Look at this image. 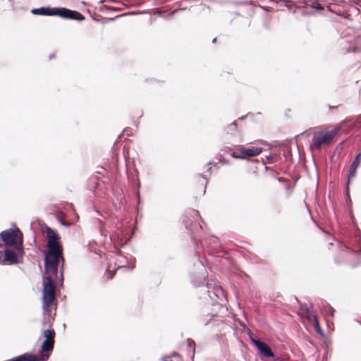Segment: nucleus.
I'll use <instances>...</instances> for the list:
<instances>
[{"instance_id":"423d86ee","label":"nucleus","mask_w":361,"mask_h":361,"mask_svg":"<svg viewBox=\"0 0 361 361\" xmlns=\"http://www.w3.org/2000/svg\"><path fill=\"white\" fill-rule=\"evenodd\" d=\"M262 151V147H250L247 148L240 147V149L236 151L231 152V155L232 157L240 159H247L250 157H253L259 155Z\"/></svg>"},{"instance_id":"bb28decb","label":"nucleus","mask_w":361,"mask_h":361,"mask_svg":"<svg viewBox=\"0 0 361 361\" xmlns=\"http://www.w3.org/2000/svg\"><path fill=\"white\" fill-rule=\"evenodd\" d=\"M63 274H62V271H61L60 273V279H59V282L61 283V285H62V283H63Z\"/></svg>"},{"instance_id":"a878e982","label":"nucleus","mask_w":361,"mask_h":361,"mask_svg":"<svg viewBox=\"0 0 361 361\" xmlns=\"http://www.w3.org/2000/svg\"><path fill=\"white\" fill-rule=\"evenodd\" d=\"M121 259H118V261L121 263V264H123L124 262V259H125V257H120Z\"/></svg>"},{"instance_id":"7ed1b4c3","label":"nucleus","mask_w":361,"mask_h":361,"mask_svg":"<svg viewBox=\"0 0 361 361\" xmlns=\"http://www.w3.org/2000/svg\"><path fill=\"white\" fill-rule=\"evenodd\" d=\"M343 125V122H341L331 129H326L314 133L311 148L319 149L322 147L330 144L332 140L338 135V132Z\"/></svg>"},{"instance_id":"f8f14e48","label":"nucleus","mask_w":361,"mask_h":361,"mask_svg":"<svg viewBox=\"0 0 361 361\" xmlns=\"http://www.w3.org/2000/svg\"><path fill=\"white\" fill-rule=\"evenodd\" d=\"M54 341L45 340L42 344V350L44 352L51 351L54 348Z\"/></svg>"},{"instance_id":"7c9ffc66","label":"nucleus","mask_w":361,"mask_h":361,"mask_svg":"<svg viewBox=\"0 0 361 361\" xmlns=\"http://www.w3.org/2000/svg\"><path fill=\"white\" fill-rule=\"evenodd\" d=\"M123 267H126V266L125 265H118V269L123 268Z\"/></svg>"},{"instance_id":"393cba45","label":"nucleus","mask_w":361,"mask_h":361,"mask_svg":"<svg viewBox=\"0 0 361 361\" xmlns=\"http://www.w3.org/2000/svg\"><path fill=\"white\" fill-rule=\"evenodd\" d=\"M357 43L361 46V35L357 37Z\"/></svg>"},{"instance_id":"c9c22d12","label":"nucleus","mask_w":361,"mask_h":361,"mask_svg":"<svg viewBox=\"0 0 361 361\" xmlns=\"http://www.w3.org/2000/svg\"><path fill=\"white\" fill-rule=\"evenodd\" d=\"M216 38H214V39L212 40V42H213V43L216 42Z\"/></svg>"},{"instance_id":"6ab92c4d","label":"nucleus","mask_w":361,"mask_h":361,"mask_svg":"<svg viewBox=\"0 0 361 361\" xmlns=\"http://www.w3.org/2000/svg\"><path fill=\"white\" fill-rule=\"evenodd\" d=\"M311 6H312V8H314V9L318 10V11H321V10L323 9V8L321 6V4L319 2H317V1L312 2Z\"/></svg>"},{"instance_id":"f03ea898","label":"nucleus","mask_w":361,"mask_h":361,"mask_svg":"<svg viewBox=\"0 0 361 361\" xmlns=\"http://www.w3.org/2000/svg\"><path fill=\"white\" fill-rule=\"evenodd\" d=\"M31 13L34 15L47 16H59L63 19L75 20L82 21L85 19L84 16L78 11H72L66 8H51L40 7L32 8Z\"/></svg>"},{"instance_id":"c756f323","label":"nucleus","mask_w":361,"mask_h":361,"mask_svg":"<svg viewBox=\"0 0 361 361\" xmlns=\"http://www.w3.org/2000/svg\"><path fill=\"white\" fill-rule=\"evenodd\" d=\"M101 233L104 236H106V233H105L102 230L101 231Z\"/></svg>"},{"instance_id":"20e7f679","label":"nucleus","mask_w":361,"mask_h":361,"mask_svg":"<svg viewBox=\"0 0 361 361\" xmlns=\"http://www.w3.org/2000/svg\"><path fill=\"white\" fill-rule=\"evenodd\" d=\"M298 314L300 317L306 319L311 323L317 333L321 334L322 332L312 305L301 304L298 310Z\"/></svg>"},{"instance_id":"f3484780","label":"nucleus","mask_w":361,"mask_h":361,"mask_svg":"<svg viewBox=\"0 0 361 361\" xmlns=\"http://www.w3.org/2000/svg\"><path fill=\"white\" fill-rule=\"evenodd\" d=\"M356 171H357V169L350 165L348 183L349 182V179L350 178H353L356 176Z\"/></svg>"},{"instance_id":"473e14b6","label":"nucleus","mask_w":361,"mask_h":361,"mask_svg":"<svg viewBox=\"0 0 361 361\" xmlns=\"http://www.w3.org/2000/svg\"><path fill=\"white\" fill-rule=\"evenodd\" d=\"M204 184H205V185H207V181H205ZM206 190V185H204V193H205V192H206V190Z\"/></svg>"},{"instance_id":"a211bd4d","label":"nucleus","mask_w":361,"mask_h":361,"mask_svg":"<svg viewBox=\"0 0 361 361\" xmlns=\"http://www.w3.org/2000/svg\"><path fill=\"white\" fill-rule=\"evenodd\" d=\"M324 310L328 316H330V317L334 316V309L332 307L328 305V306L325 307Z\"/></svg>"},{"instance_id":"2eb2a0df","label":"nucleus","mask_w":361,"mask_h":361,"mask_svg":"<svg viewBox=\"0 0 361 361\" xmlns=\"http://www.w3.org/2000/svg\"><path fill=\"white\" fill-rule=\"evenodd\" d=\"M187 343L188 346V349L190 350L192 353V359L194 358L195 351V344L193 340L188 338L187 340Z\"/></svg>"},{"instance_id":"b1692460","label":"nucleus","mask_w":361,"mask_h":361,"mask_svg":"<svg viewBox=\"0 0 361 361\" xmlns=\"http://www.w3.org/2000/svg\"><path fill=\"white\" fill-rule=\"evenodd\" d=\"M357 247L360 248V252H361V237L359 236L357 239Z\"/></svg>"},{"instance_id":"1a4fd4ad","label":"nucleus","mask_w":361,"mask_h":361,"mask_svg":"<svg viewBox=\"0 0 361 361\" xmlns=\"http://www.w3.org/2000/svg\"><path fill=\"white\" fill-rule=\"evenodd\" d=\"M252 342L257 348L259 354L264 357H273L274 356L270 348L265 343L255 339H252Z\"/></svg>"},{"instance_id":"2f4dec72","label":"nucleus","mask_w":361,"mask_h":361,"mask_svg":"<svg viewBox=\"0 0 361 361\" xmlns=\"http://www.w3.org/2000/svg\"><path fill=\"white\" fill-rule=\"evenodd\" d=\"M186 228H189V225L187 221L185 222Z\"/></svg>"},{"instance_id":"9b49d317","label":"nucleus","mask_w":361,"mask_h":361,"mask_svg":"<svg viewBox=\"0 0 361 361\" xmlns=\"http://www.w3.org/2000/svg\"><path fill=\"white\" fill-rule=\"evenodd\" d=\"M4 262H9L10 264H15L17 263L18 259L16 257V253L11 250V248H8L5 253L4 254Z\"/></svg>"},{"instance_id":"412c9836","label":"nucleus","mask_w":361,"mask_h":361,"mask_svg":"<svg viewBox=\"0 0 361 361\" xmlns=\"http://www.w3.org/2000/svg\"><path fill=\"white\" fill-rule=\"evenodd\" d=\"M214 316H215L214 314V315H212L209 319H204V320H202V323H203V324H204V326L208 325V324H209L210 321L212 319V318H213Z\"/></svg>"},{"instance_id":"c85d7f7f","label":"nucleus","mask_w":361,"mask_h":361,"mask_svg":"<svg viewBox=\"0 0 361 361\" xmlns=\"http://www.w3.org/2000/svg\"><path fill=\"white\" fill-rule=\"evenodd\" d=\"M109 276H107L108 279H111L113 278V274L111 273L109 274Z\"/></svg>"},{"instance_id":"dca6fc26","label":"nucleus","mask_w":361,"mask_h":361,"mask_svg":"<svg viewBox=\"0 0 361 361\" xmlns=\"http://www.w3.org/2000/svg\"><path fill=\"white\" fill-rule=\"evenodd\" d=\"M361 156V152L357 154L355 159L353 160V163L351 164V166L357 169L361 163V159L360 157Z\"/></svg>"},{"instance_id":"5701e85b","label":"nucleus","mask_w":361,"mask_h":361,"mask_svg":"<svg viewBox=\"0 0 361 361\" xmlns=\"http://www.w3.org/2000/svg\"><path fill=\"white\" fill-rule=\"evenodd\" d=\"M178 354L176 353H173L171 356H166L162 358L163 361H166L167 359H170L172 357L177 356Z\"/></svg>"},{"instance_id":"6e6552de","label":"nucleus","mask_w":361,"mask_h":361,"mask_svg":"<svg viewBox=\"0 0 361 361\" xmlns=\"http://www.w3.org/2000/svg\"><path fill=\"white\" fill-rule=\"evenodd\" d=\"M110 239L114 244L118 245H123L128 240L124 230L120 226H116L111 230Z\"/></svg>"},{"instance_id":"f257e3e1","label":"nucleus","mask_w":361,"mask_h":361,"mask_svg":"<svg viewBox=\"0 0 361 361\" xmlns=\"http://www.w3.org/2000/svg\"><path fill=\"white\" fill-rule=\"evenodd\" d=\"M45 232L48 239V250L44 257L45 277L42 283V308L44 312H48L56 297L54 283L58 279L59 262L63 259L58 234L49 227H47Z\"/></svg>"},{"instance_id":"f704fd0d","label":"nucleus","mask_w":361,"mask_h":361,"mask_svg":"<svg viewBox=\"0 0 361 361\" xmlns=\"http://www.w3.org/2000/svg\"><path fill=\"white\" fill-rule=\"evenodd\" d=\"M235 125H236V124H235V122H233V123L231 124V126H234V127L235 126Z\"/></svg>"},{"instance_id":"72a5a7b5","label":"nucleus","mask_w":361,"mask_h":361,"mask_svg":"<svg viewBox=\"0 0 361 361\" xmlns=\"http://www.w3.org/2000/svg\"><path fill=\"white\" fill-rule=\"evenodd\" d=\"M277 180L279 181V182H281L283 180L282 178H278Z\"/></svg>"},{"instance_id":"39448f33","label":"nucleus","mask_w":361,"mask_h":361,"mask_svg":"<svg viewBox=\"0 0 361 361\" xmlns=\"http://www.w3.org/2000/svg\"><path fill=\"white\" fill-rule=\"evenodd\" d=\"M20 233L17 229L16 231L13 230H6L0 233V240L6 244L8 247L14 246L18 254H23V250L21 244H17V235Z\"/></svg>"},{"instance_id":"aec40b11","label":"nucleus","mask_w":361,"mask_h":361,"mask_svg":"<svg viewBox=\"0 0 361 361\" xmlns=\"http://www.w3.org/2000/svg\"><path fill=\"white\" fill-rule=\"evenodd\" d=\"M204 279H205V278H204V276H203V275H202V276H200V277L198 278V280H199V281H198V282H196L194 279H192V283H194V285H195V286H200V283H201L203 280H204Z\"/></svg>"},{"instance_id":"cd10ccee","label":"nucleus","mask_w":361,"mask_h":361,"mask_svg":"<svg viewBox=\"0 0 361 361\" xmlns=\"http://www.w3.org/2000/svg\"><path fill=\"white\" fill-rule=\"evenodd\" d=\"M360 51V49L357 47H355L353 50V52H359Z\"/></svg>"},{"instance_id":"0eeeda50","label":"nucleus","mask_w":361,"mask_h":361,"mask_svg":"<svg viewBox=\"0 0 361 361\" xmlns=\"http://www.w3.org/2000/svg\"><path fill=\"white\" fill-rule=\"evenodd\" d=\"M339 255L341 257L339 262H342L343 259L353 266L360 263V254L357 255L355 251L345 245H341Z\"/></svg>"},{"instance_id":"4468645a","label":"nucleus","mask_w":361,"mask_h":361,"mask_svg":"<svg viewBox=\"0 0 361 361\" xmlns=\"http://www.w3.org/2000/svg\"><path fill=\"white\" fill-rule=\"evenodd\" d=\"M6 244L0 240V264L4 262V254L8 249Z\"/></svg>"},{"instance_id":"ddd939ff","label":"nucleus","mask_w":361,"mask_h":361,"mask_svg":"<svg viewBox=\"0 0 361 361\" xmlns=\"http://www.w3.org/2000/svg\"><path fill=\"white\" fill-rule=\"evenodd\" d=\"M46 340L54 341L55 331L54 329H46L43 331Z\"/></svg>"},{"instance_id":"9d476101","label":"nucleus","mask_w":361,"mask_h":361,"mask_svg":"<svg viewBox=\"0 0 361 361\" xmlns=\"http://www.w3.org/2000/svg\"><path fill=\"white\" fill-rule=\"evenodd\" d=\"M209 297L213 300L214 302H219L223 301L225 298V294L223 289L217 285H214L212 290H208Z\"/></svg>"},{"instance_id":"4be33fe9","label":"nucleus","mask_w":361,"mask_h":361,"mask_svg":"<svg viewBox=\"0 0 361 361\" xmlns=\"http://www.w3.org/2000/svg\"><path fill=\"white\" fill-rule=\"evenodd\" d=\"M190 215H191V216H199V212H198V211L195 210V209H191V210L190 211Z\"/></svg>"}]
</instances>
